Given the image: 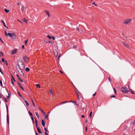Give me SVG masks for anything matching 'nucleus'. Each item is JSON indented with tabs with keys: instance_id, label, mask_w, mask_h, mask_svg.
Listing matches in <instances>:
<instances>
[{
	"instance_id": "obj_32",
	"label": "nucleus",
	"mask_w": 135,
	"mask_h": 135,
	"mask_svg": "<svg viewBox=\"0 0 135 135\" xmlns=\"http://www.w3.org/2000/svg\"><path fill=\"white\" fill-rule=\"evenodd\" d=\"M49 43H50L51 44H53L54 43V42H53V41H49Z\"/></svg>"
},
{
	"instance_id": "obj_23",
	"label": "nucleus",
	"mask_w": 135,
	"mask_h": 135,
	"mask_svg": "<svg viewBox=\"0 0 135 135\" xmlns=\"http://www.w3.org/2000/svg\"><path fill=\"white\" fill-rule=\"evenodd\" d=\"M69 102H73V103H75V104L77 106H78V105L76 103V102L75 101H70Z\"/></svg>"
},
{
	"instance_id": "obj_15",
	"label": "nucleus",
	"mask_w": 135,
	"mask_h": 135,
	"mask_svg": "<svg viewBox=\"0 0 135 135\" xmlns=\"http://www.w3.org/2000/svg\"><path fill=\"white\" fill-rule=\"evenodd\" d=\"M25 102L26 103L27 106L28 107L29 105V104L27 100H25Z\"/></svg>"
},
{
	"instance_id": "obj_39",
	"label": "nucleus",
	"mask_w": 135,
	"mask_h": 135,
	"mask_svg": "<svg viewBox=\"0 0 135 135\" xmlns=\"http://www.w3.org/2000/svg\"><path fill=\"white\" fill-rule=\"evenodd\" d=\"M5 35L6 36L7 35V32L6 31H5Z\"/></svg>"
},
{
	"instance_id": "obj_28",
	"label": "nucleus",
	"mask_w": 135,
	"mask_h": 135,
	"mask_svg": "<svg viewBox=\"0 0 135 135\" xmlns=\"http://www.w3.org/2000/svg\"><path fill=\"white\" fill-rule=\"evenodd\" d=\"M78 98V100H79L81 98V95H79L77 96Z\"/></svg>"
},
{
	"instance_id": "obj_13",
	"label": "nucleus",
	"mask_w": 135,
	"mask_h": 135,
	"mask_svg": "<svg viewBox=\"0 0 135 135\" xmlns=\"http://www.w3.org/2000/svg\"><path fill=\"white\" fill-rule=\"evenodd\" d=\"M55 55V56L56 57H57L58 54V52L57 51H56L54 52Z\"/></svg>"
},
{
	"instance_id": "obj_62",
	"label": "nucleus",
	"mask_w": 135,
	"mask_h": 135,
	"mask_svg": "<svg viewBox=\"0 0 135 135\" xmlns=\"http://www.w3.org/2000/svg\"><path fill=\"white\" fill-rule=\"evenodd\" d=\"M4 99L6 102H7V99H6V98H4Z\"/></svg>"
},
{
	"instance_id": "obj_38",
	"label": "nucleus",
	"mask_w": 135,
	"mask_h": 135,
	"mask_svg": "<svg viewBox=\"0 0 135 135\" xmlns=\"http://www.w3.org/2000/svg\"><path fill=\"white\" fill-rule=\"evenodd\" d=\"M51 38H52V39L53 40H55V37H54V36H52Z\"/></svg>"
},
{
	"instance_id": "obj_47",
	"label": "nucleus",
	"mask_w": 135,
	"mask_h": 135,
	"mask_svg": "<svg viewBox=\"0 0 135 135\" xmlns=\"http://www.w3.org/2000/svg\"><path fill=\"white\" fill-rule=\"evenodd\" d=\"M73 48H76V45H74L73 46Z\"/></svg>"
},
{
	"instance_id": "obj_4",
	"label": "nucleus",
	"mask_w": 135,
	"mask_h": 135,
	"mask_svg": "<svg viewBox=\"0 0 135 135\" xmlns=\"http://www.w3.org/2000/svg\"><path fill=\"white\" fill-rule=\"evenodd\" d=\"M121 88L122 89H123L124 90H121V91L123 93H127L129 91L128 90H127V88L126 87H122Z\"/></svg>"
},
{
	"instance_id": "obj_50",
	"label": "nucleus",
	"mask_w": 135,
	"mask_h": 135,
	"mask_svg": "<svg viewBox=\"0 0 135 135\" xmlns=\"http://www.w3.org/2000/svg\"><path fill=\"white\" fill-rule=\"evenodd\" d=\"M108 79H109V81L110 82H111V81L110 80V78H108Z\"/></svg>"
},
{
	"instance_id": "obj_63",
	"label": "nucleus",
	"mask_w": 135,
	"mask_h": 135,
	"mask_svg": "<svg viewBox=\"0 0 135 135\" xmlns=\"http://www.w3.org/2000/svg\"><path fill=\"white\" fill-rule=\"evenodd\" d=\"M35 120H36L35 121V123H37V121L36 119H35Z\"/></svg>"
},
{
	"instance_id": "obj_55",
	"label": "nucleus",
	"mask_w": 135,
	"mask_h": 135,
	"mask_svg": "<svg viewBox=\"0 0 135 135\" xmlns=\"http://www.w3.org/2000/svg\"><path fill=\"white\" fill-rule=\"evenodd\" d=\"M115 97V95H113V96H111V97L112 98V97Z\"/></svg>"
},
{
	"instance_id": "obj_60",
	"label": "nucleus",
	"mask_w": 135,
	"mask_h": 135,
	"mask_svg": "<svg viewBox=\"0 0 135 135\" xmlns=\"http://www.w3.org/2000/svg\"><path fill=\"white\" fill-rule=\"evenodd\" d=\"M45 135H47V134L46 132H45Z\"/></svg>"
},
{
	"instance_id": "obj_51",
	"label": "nucleus",
	"mask_w": 135,
	"mask_h": 135,
	"mask_svg": "<svg viewBox=\"0 0 135 135\" xmlns=\"http://www.w3.org/2000/svg\"><path fill=\"white\" fill-rule=\"evenodd\" d=\"M64 103H65V102H62L61 103V104H64Z\"/></svg>"
},
{
	"instance_id": "obj_27",
	"label": "nucleus",
	"mask_w": 135,
	"mask_h": 135,
	"mask_svg": "<svg viewBox=\"0 0 135 135\" xmlns=\"http://www.w3.org/2000/svg\"><path fill=\"white\" fill-rule=\"evenodd\" d=\"M92 112H91L89 114V117H90V118H91L92 117Z\"/></svg>"
},
{
	"instance_id": "obj_61",
	"label": "nucleus",
	"mask_w": 135,
	"mask_h": 135,
	"mask_svg": "<svg viewBox=\"0 0 135 135\" xmlns=\"http://www.w3.org/2000/svg\"><path fill=\"white\" fill-rule=\"evenodd\" d=\"M127 128V126H126L124 128V129H126Z\"/></svg>"
},
{
	"instance_id": "obj_58",
	"label": "nucleus",
	"mask_w": 135,
	"mask_h": 135,
	"mask_svg": "<svg viewBox=\"0 0 135 135\" xmlns=\"http://www.w3.org/2000/svg\"><path fill=\"white\" fill-rule=\"evenodd\" d=\"M36 128H37V127H38L37 126V123H36Z\"/></svg>"
},
{
	"instance_id": "obj_46",
	"label": "nucleus",
	"mask_w": 135,
	"mask_h": 135,
	"mask_svg": "<svg viewBox=\"0 0 135 135\" xmlns=\"http://www.w3.org/2000/svg\"><path fill=\"white\" fill-rule=\"evenodd\" d=\"M61 56V54H60L59 55V57H60Z\"/></svg>"
},
{
	"instance_id": "obj_6",
	"label": "nucleus",
	"mask_w": 135,
	"mask_h": 135,
	"mask_svg": "<svg viewBox=\"0 0 135 135\" xmlns=\"http://www.w3.org/2000/svg\"><path fill=\"white\" fill-rule=\"evenodd\" d=\"M131 20V19H129L127 20H124L123 22V23L127 25L130 22Z\"/></svg>"
},
{
	"instance_id": "obj_34",
	"label": "nucleus",
	"mask_w": 135,
	"mask_h": 135,
	"mask_svg": "<svg viewBox=\"0 0 135 135\" xmlns=\"http://www.w3.org/2000/svg\"><path fill=\"white\" fill-rule=\"evenodd\" d=\"M28 41V39H27V40H26L25 41V43L26 45L27 44V43Z\"/></svg>"
},
{
	"instance_id": "obj_64",
	"label": "nucleus",
	"mask_w": 135,
	"mask_h": 135,
	"mask_svg": "<svg viewBox=\"0 0 135 135\" xmlns=\"http://www.w3.org/2000/svg\"><path fill=\"white\" fill-rule=\"evenodd\" d=\"M81 117L82 118H84V115H82V116H81Z\"/></svg>"
},
{
	"instance_id": "obj_9",
	"label": "nucleus",
	"mask_w": 135,
	"mask_h": 135,
	"mask_svg": "<svg viewBox=\"0 0 135 135\" xmlns=\"http://www.w3.org/2000/svg\"><path fill=\"white\" fill-rule=\"evenodd\" d=\"M123 45L126 47H129V45H128L127 44L126 42H123Z\"/></svg>"
},
{
	"instance_id": "obj_7",
	"label": "nucleus",
	"mask_w": 135,
	"mask_h": 135,
	"mask_svg": "<svg viewBox=\"0 0 135 135\" xmlns=\"http://www.w3.org/2000/svg\"><path fill=\"white\" fill-rule=\"evenodd\" d=\"M23 59L25 62L27 63V61L29 60V58L26 56H23Z\"/></svg>"
},
{
	"instance_id": "obj_43",
	"label": "nucleus",
	"mask_w": 135,
	"mask_h": 135,
	"mask_svg": "<svg viewBox=\"0 0 135 135\" xmlns=\"http://www.w3.org/2000/svg\"><path fill=\"white\" fill-rule=\"evenodd\" d=\"M92 4H94L96 6H97V5L96 4H95L94 2L93 3H92Z\"/></svg>"
},
{
	"instance_id": "obj_49",
	"label": "nucleus",
	"mask_w": 135,
	"mask_h": 135,
	"mask_svg": "<svg viewBox=\"0 0 135 135\" xmlns=\"http://www.w3.org/2000/svg\"><path fill=\"white\" fill-rule=\"evenodd\" d=\"M44 130H45V131H47V130L46 129V128H44Z\"/></svg>"
},
{
	"instance_id": "obj_1",
	"label": "nucleus",
	"mask_w": 135,
	"mask_h": 135,
	"mask_svg": "<svg viewBox=\"0 0 135 135\" xmlns=\"http://www.w3.org/2000/svg\"><path fill=\"white\" fill-rule=\"evenodd\" d=\"M16 65H17V67H18L19 69H24L25 67L24 63L20 60H19L17 64Z\"/></svg>"
},
{
	"instance_id": "obj_8",
	"label": "nucleus",
	"mask_w": 135,
	"mask_h": 135,
	"mask_svg": "<svg viewBox=\"0 0 135 135\" xmlns=\"http://www.w3.org/2000/svg\"><path fill=\"white\" fill-rule=\"evenodd\" d=\"M17 51V49H15L14 50H12L11 51V54H13L15 53H16Z\"/></svg>"
},
{
	"instance_id": "obj_17",
	"label": "nucleus",
	"mask_w": 135,
	"mask_h": 135,
	"mask_svg": "<svg viewBox=\"0 0 135 135\" xmlns=\"http://www.w3.org/2000/svg\"><path fill=\"white\" fill-rule=\"evenodd\" d=\"M18 85L19 86H20V88L22 89V90H24V89L21 86V84L19 83H18Z\"/></svg>"
},
{
	"instance_id": "obj_16",
	"label": "nucleus",
	"mask_w": 135,
	"mask_h": 135,
	"mask_svg": "<svg viewBox=\"0 0 135 135\" xmlns=\"http://www.w3.org/2000/svg\"><path fill=\"white\" fill-rule=\"evenodd\" d=\"M37 129L38 132L40 133H41L42 132L41 130L39 129L38 127H37Z\"/></svg>"
},
{
	"instance_id": "obj_24",
	"label": "nucleus",
	"mask_w": 135,
	"mask_h": 135,
	"mask_svg": "<svg viewBox=\"0 0 135 135\" xmlns=\"http://www.w3.org/2000/svg\"><path fill=\"white\" fill-rule=\"evenodd\" d=\"M38 109L40 110L41 111V112L44 114L45 113L41 109V108H38Z\"/></svg>"
},
{
	"instance_id": "obj_36",
	"label": "nucleus",
	"mask_w": 135,
	"mask_h": 135,
	"mask_svg": "<svg viewBox=\"0 0 135 135\" xmlns=\"http://www.w3.org/2000/svg\"><path fill=\"white\" fill-rule=\"evenodd\" d=\"M47 37L49 38L50 39H51V37L49 35H48L47 36Z\"/></svg>"
},
{
	"instance_id": "obj_25",
	"label": "nucleus",
	"mask_w": 135,
	"mask_h": 135,
	"mask_svg": "<svg viewBox=\"0 0 135 135\" xmlns=\"http://www.w3.org/2000/svg\"><path fill=\"white\" fill-rule=\"evenodd\" d=\"M25 70L26 71H28L30 70V69L28 68H26L25 69Z\"/></svg>"
},
{
	"instance_id": "obj_41",
	"label": "nucleus",
	"mask_w": 135,
	"mask_h": 135,
	"mask_svg": "<svg viewBox=\"0 0 135 135\" xmlns=\"http://www.w3.org/2000/svg\"><path fill=\"white\" fill-rule=\"evenodd\" d=\"M2 61L3 62H4L5 61L4 59H2Z\"/></svg>"
},
{
	"instance_id": "obj_22",
	"label": "nucleus",
	"mask_w": 135,
	"mask_h": 135,
	"mask_svg": "<svg viewBox=\"0 0 135 135\" xmlns=\"http://www.w3.org/2000/svg\"><path fill=\"white\" fill-rule=\"evenodd\" d=\"M45 12L47 14V15L49 17H50V14L49 13V12L47 11H45Z\"/></svg>"
},
{
	"instance_id": "obj_18",
	"label": "nucleus",
	"mask_w": 135,
	"mask_h": 135,
	"mask_svg": "<svg viewBox=\"0 0 135 135\" xmlns=\"http://www.w3.org/2000/svg\"><path fill=\"white\" fill-rule=\"evenodd\" d=\"M49 94L51 95H52L53 94V93L52 92V90L51 89L49 90Z\"/></svg>"
},
{
	"instance_id": "obj_37",
	"label": "nucleus",
	"mask_w": 135,
	"mask_h": 135,
	"mask_svg": "<svg viewBox=\"0 0 135 135\" xmlns=\"http://www.w3.org/2000/svg\"><path fill=\"white\" fill-rule=\"evenodd\" d=\"M29 114L30 115H31V116H32V114L30 111L29 112Z\"/></svg>"
},
{
	"instance_id": "obj_26",
	"label": "nucleus",
	"mask_w": 135,
	"mask_h": 135,
	"mask_svg": "<svg viewBox=\"0 0 135 135\" xmlns=\"http://www.w3.org/2000/svg\"><path fill=\"white\" fill-rule=\"evenodd\" d=\"M11 34H12V33H7V35L6 36H9L10 37H11Z\"/></svg>"
},
{
	"instance_id": "obj_56",
	"label": "nucleus",
	"mask_w": 135,
	"mask_h": 135,
	"mask_svg": "<svg viewBox=\"0 0 135 135\" xmlns=\"http://www.w3.org/2000/svg\"><path fill=\"white\" fill-rule=\"evenodd\" d=\"M87 127H85V130H86V132H87Z\"/></svg>"
},
{
	"instance_id": "obj_29",
	"label": "nucleus",
	"mask_w": 135,
	"mask_h": 135,
	"mask_svg": "<svg viewBox=\"0 0 135 135\" xmlns=\"http://www.w3.org/2000/svg\"><path fill=\"white\" fill-rule=\"evenodd\" d=\"M4 11H5V12L6 13H7L8 12H9V11L8 10H7V9L5 8L4 9Z\"/></svg>"
},
{
	"instance_id": "obj_53",
	"label": "nucleus",
	"mask_w": 135,
	"mask_h": 135,
	"mask_svg": "<svg viewBox=\"0 0 135 135\" xmlns=\"http://www.w3.org/2000/svg\"><path fill=\"white\" fill-rule=\"evenodd\" d=\"M22 48L23 49H24V46L23 45L22 46Z\"/></svg>"
},
{
	"instance_id": "obj_19",
	"label": "nucleus",
	"mask_w": 135,
	"mask_h": 135,
	"mask_svg": "<svg viewBox=\"0 0 135 135\" xmlns=\"http://www.w3.org/2000/svg\"><path fill=\"white\" fill-rule=\"evenodd\" d=\"M23 21L25 22H26V23H27L28 22V21L26 20L25 18H24L23 19Z\"/></svg>"
},
{
	"instance_id": "obj_45",
	"label": "nucleus",
	"mask_w": 135,
	"mask_h": 135,
	"mask_svg": "<svg viewBox=\"0 0 135 135\" xmlns=\"http://www.w3.org/2000/svg\"><path fill=\"white\" fill-rule=\"evenodd\" d=\"M11 83L13 85V81H12V79H11Z\"/></svg>"
},
{
	"instance_id": "obj_54",
	"label": "nucleus",
	"mask_w": 135,
	"mask_h": 135,
	"mask_svg": "<svg viewBox=\"0 0 135 135\" xmlns=\"http://www.w3.org/2000/svg\"><path fill=\"white\" fill-rule=\"evenodd\" d=\"M0 40L3 43V41L1 38H0Z\"/></svg>"
},
{
	"instance_id": "obj_44",
	"label": "nucleus",
	"mask_w": 135,
	"mask_h": 135,
	"mask_svg": "<svg viewBox=\"0 0 135 135\" xmlns=\"http://www.w3.org/2000/svg\"><path fill=\"white\" fill-rule=\"evenodd\" d=\"M31 118L32 120L33 121V123H34V120H33V119L32 117H31Z\"/></svg>"
},
{
	"instance_id": "obj_40",
	"label": "nucleus",
	"mask_w": 135,
	"mask_h": 135,
	"mask_svg": "<svg viewBox=\"0 0 135 135\" xmlns=\"http://www.w3.org/2000/svg\"><path fill=\"white\" fill-rule=\"evenodd\" d=\"M4 62H5V63L7 65H8V63H7V61L6 60Z\"/></svg>"
},
{
	"instance_id": "obj_21",
	"label": "nucleus",
	"mask_w": 135,
	"mask_h": 135,
	"mask_svg": "<svg viewBox=\"0 0 135 135\" xmlns=\"http://www.w3.org/2000/svg\"><path fill=\"white\" fill-rule=\"evenodd\" d=\"M16 76H17V78L20 81V80L21 79L20 78V77L17 74Z\"/></svg>"
},
{
	"instance_id": "obj_20",
	"label": "nucleus",
	"mask_w": 135,
	"mask_h": 135,
	"mask_svg": "<svg viewBox=\"0 0 135 135\" xmlns=\"http://www.w3.org/2000/svg\"><path fill=\"white\" fill-rule=\"evenodd\" d=\"M35 114L37 116V117L38 118H39V115L38 113L37 112H36L35 113Z\"/></svg>"
},
{
	"instance_id": "obj_57",
	"label": "nucleus",
	"mask_w": 135,
	"mask_h": 135,
	"mask_svg": "<svg viewBox=\"0 0 135 135\" xmlns=\"http://www.w3.org/2000/svg\"><path fill=\"white\" fill-rule=\"evenodd\" d=\"M36 128H37V127H38L37 126V123H36Z\"/></svg>"
},
{
	"instance_id": "obj_3",
	"label": "nucleus",
	"mask_w": 135,
	"mask_h": 135,
	"mask_svg": "<svg viewBox=\"0 0 135 135\" xmlns=\"http://www.w3.org/2000/svg\"><path fill=\"white\" fill-rule=\"evenodd\" d=\"M6 109H7V120L8 124L9 123V115H8V106L7 105H6Z\"/></svg>"
},
{
	"instance_id": "obj_48",
	"label": "nucleus",
	"mask_w": 135,
	"mask_h": 135,
	"mask_svg": "<svg viewBox=\"0 0 135 135\" xmlns=\"http://www.w3.org/2000/svg\"><path fill=\"white\" fill-rule=\"evenodd\" d=\"M96 92H95V93L94 94H93V95L94 97V96H95V95H96Z\"/></svg>"
},
{
	"instance_id": "obj_42",
	"label": "nucleus",
	"mask_w": 135,
	"mask_h": 135,
	"mask_svg": "<svg viewBox=\"0 0 135 135\" xmlns=\"http://www.w3.org/2000/svg\"><path fill=\"white\" fill-rule=\"evenodd\" d=\"M18 94L21 97H22V95L20 94V93L19 92H18Z\"/></svg>"
},
{
	"instance_id": "obj_2",
	"label": "nucleus",
	"mask_w": 135,
	"mask_h": 135,
	"mask_svg": "<svg viewBox=\"0 0 135 135\" xmlns=\"http://www.w3.org/2000/svg\"><path fill=\"white\" fill-rule=\"evenodd\" d=\"M16 69L18 70V71L19 73L21 75H23V73L22 71V70L23 69H19L18 67H17V65H16Z\"/></svg>"
},
{
	"instance_id": "obj_31",
	"label": "nucleus",
	"mask_w": 135,
	"mask_h": 135,
	"mask_svg": "<svg viewBox=\"0 0 135 135\" xmlns=\"http://www.w3.org/2000/svg\"><path fill=\"white\" fill-rule=\"evenodd\" d=\"M36 86L37 88H40V86L39 84H36Z\"/></svg>"
},
{
	"instance_id": "obj_59",
	"label": "nucleus",
	"mask_w": 135,
	"mask_h": 135,
	"mask_svg": "<svg viewBox=\"0 0 135 135\" xmlns=\"http://www.w3.org/2000/svg\"><path fill=\"white\" fill-rule=\"evenodd\" d=\"M59 71H60V72H61V73L62 74H63V73L62 71H61V70H60Z\"/></svg>"
},
{
	"instance_id": "obj_52",
	"label": "nucleus",
	"mask_w": 135,
	"mask_h": 135,
	"mask_svg": "<svg viewBox=\"0 0 135 135\" xmlns=\"http://www.w3.org/2000/svg\"><path fill=\"white\" fill-rule=\"evenodd\" d=\"M133 124L134 125H135V120L133 122Z\"/></svg>"
},
{
	"instance_id": "obj_33",
	"label": "nucleus",
	"mask_w": 135,
	"mask_h": 135,
	"mask_svg": "<svg viewBox=\"0 0 135 135\" xmlns=\"http://www.w3.org/2000/svg\"><path fill=\"white\" fill-rule=\"evenodd\" d=\"M32 103H33V106L35 107V104H34V102H33V100L32 99Z\"/></svg>"
},
{
	"instance_id": "obj_12",
	"label": "nucleus",
	"mask_w": 135,
	"mask_h": 135,
	"mask_svg": "<svg viewBox=\"0 0 135 135\" xmlns=\"http://www.w3.org/2000/svg\"><path fill=\"white\" fill-rule=\"evenodd\" d=\"M1 21L3 23L4 26L5 27H6L7 29H8V27H7L6 26V25H5V23L4 22V21L3 20H1Z\"/></svg>"
},
{
	"instance_id": "obj_30",
	"label": "nucleus",
	"mask_w": 135,
	"mask_h": 135,
	"mask_svg": "<svg viewBox=\"0 0 135 135\" xmlns=\"http://www.w3.org/2000/svg\"><path fill=\"white\" fill-rule=\"evenodd\" d=\"M11 75L12 76V79H12V80H13L14 81H15V79L14 78L13 76H12V74H11Z\"/></svg>"
},
{
	"instance_id": "obj_11",
	"label": "nucleus",
	"mask_w": 135,
	"mask_h": 135,
	"mask_svg": "<svg viewBox=\"0 0 135 135\" xmlns=\"http://www.w3.org/2000/svg\"><path fill=\"white\" fill-rule=\"evenodd\" d=\"M42 124L43 127L45 126V122L43 120H41Z\"/></svg>"
},
{
	"instance_id": "obj_14",
	"label": "nucleus",
	"mask_w": 135,
	"mask_h": 135,
	"mask_svg": "<svg viewBox=\"0 0 135 135\" xmlns=\"http://www.w3.org/2000/svg\"><path fill=\"white\" fill-rule=\"evenodd\" d=\"M25 7L23 5H22V7L21 8V10L22 11H23L25 9Z\"/></svg>"
},
{
	"instance_id": "obj_35",
	"label": "nucleus",
	"mask_w": 135,
	"mask_h": 135,
	"mask_svg": "<svg viewBox=\"0 0 135 135\" xmlns=\"http://www.w3.org/2000/svg\"><path fill=\"white\" fill-rule=\"evenodd\" d=\"M113 88V90H114V92L115 93V94H116V90L115 89V88Z\"/></svg>"
},
{
	"instance_id": "obj_10",
	"label": "nucleus",
	"mask_w": 135,
	"mask_h": 135,
	"mask_svg": "<svg viewBox=\"0 0 135 135\" xmlns=\"http://www.w3.org/2000/svg\"><path fill=\"white\" fill-rule=\"evenodd\" d=\"M76 93L77 96L79 95H80V93L77 89H76Z\"/></svg>"
},
{
	"instance_id": "obj_5",
	"label": "nucleus",
	"mask_w": 135,
	"mask_h": 135,
	"mask_svg": "<svg viewBox=\"0 0 135 135\" xmlns=\"http://www.w3.org/2000/svg\"><path fill=\"white\" fill-rule=\"evenodd\" d=\"M16 35L15 32L12 33L11 37L12 39H15L16 38Z\"/></svg>"
}]
</instances>
